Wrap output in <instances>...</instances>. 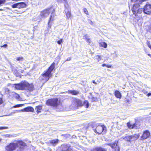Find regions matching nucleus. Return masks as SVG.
Here are the masks:
<instances>
[{
    "instance_id": "obj_1",
    "label": "nucleus",
    "mask_w": 151,
    "mask_h": 151,
    "mask_svg": "<svg viewBox=\"0 0 151 151\" xmlns=\"http://www.w3.org/2000/svg\"><path fill=\"white\" fill-rule=\"evenodd\" d=\"M14 85L15 86V88L19 90H27L31 91H33L34 88L33 85L32 84H30L25 81H22L19 83L15 84Z\"/></svg>"
},
{
    "instance_id": "obj_2",
    "label": "nucleus",
    "mask_w": 151,
    "mask_h": 151,
    "mask_svg": "<svg viewBox=\"0 0 151 151\" xmlns=\"http://www.w3.org/2000/svg\"><path fill=\"white\" fill-rule=\"evenodd\" d=\"M21 145V147L23 148L26 146V144L22 141H18L17 142H11L5 147V151H13L16 148Z\"/></svg>"
},
{
    "instance_id": "obj_3",
    "label": "nucleus",
    "mask_w": 151,
    "mask_h": 151,
    "mask_svg": "<svg viewBox=\"0 0 151 151\" xmlns=\"http://www.w3.org/2000/svg\"><path fill=\"white\" fill-rule=\"evenodd\" d=\"M55 11L54 9L52 7H51L43 10L41 12L40 14V15L42 17L45 18L49 15L50 13H51L48 23V27H50V26L49 23L50 21L53 20V18H52V17L54 16L55 14L54 13V12Z\"/></svg>"
},
{
    "instance_id": "obj_4",
    "label": "nucleus",
    "mask_w": 151,
    "mask_h": 151,
    "mask_svg": "<svg viewBox=\"0 0 151 151\" xmlns=\"http://www.w3.org/2000/svg\"><path fill=\"white\" fill-rule=\"evenodd\" d=\"M83 105L82 101L79 99H74L71 105L70 106V109L75 110L78 108L79 106H81Z\"/></svg>"
},
{
    "instance_id": "obj_5",
    "label": "nucleus",
    "mask_w": 151,
    "mask_h": 151,
    "mask_svg": "<svg viewBox=\"0 0 151 151\" xmlns=\"http://www.w3.org/2000/svg\"><path fill=\"white\" fill-rule=\"evenodd\" d=\"M55 63H53L49 68L47 70L42 74V76L46 78V81L48 80L52 72L55 67Z\"/></svg>"
},
{
    "instance_id": "obj_6",
    "label": "nucleus",
    "mask_w": 151,
    "mask_h": 151,
    "mask_svg": "<svg viewBox=\"0 0 151 151\" xmlns=\"http://www.w3.org/2000/svg\"><path fill=\"white\" fill-rule=\"evenodd\" d=\"M106 131V127L104 125L97 126L96 129L94 130V132L99 134H101L103 132V134H105Z\"/></svg>"
},
{
    "instance_id": "obj_7",
    "label": "nucleus",
    "mask_w": 151,
    "mask_h": 151,
    "mask_svg": "<svg viewBox=\"0 0 151 151\" xmlns=\"http://www.w3.org/2000/svg\"><path fill=\"white\" fill-rule=\"evenodd\" d=\"M34 111V109L31 106H28L27 107H26L22 109L21 110H15L14 111L12 112L11 114L9 115H8V116H10L12 114H14L16 113V112H20L21 111L22 112H29L30 111L33 112Z\"/></svg>"
},
{
    "instance_id": "obj_8",
    "label": "nucleus",
    "mask_w": 151,
    "mask_h": 151,
    "mask_svg": "<svg viewBox=\"0 0 151 151\" xmlns=\"http://www.w3.org/2000/svg\"><path fill=\"white\" fill-rule=\"evenodd\" d=\"M46 104L53 106H57L58 105V99L56 98L48 99L46 101Z\"/></svg>"
},
{
    "instance_id": "obj_9",
    "label": "nucleus",
    "mask_w": 151,
    "mask_h": 151,
    "mask_svg": "<svg viewBox=\"0 0 151 151\" xmlns=\"http://www.w3.org/2000/svg\"><path fill=\"white\" fill-rule=\"evenodd\" d=\"M144 13L148 15L151 14V4L147 3L145 6Z\"/></svg>"
},
{
    "instance_id": "obj_10",
    "label": "nucleus",
    "mask_w": 151,
    "mask_h": 151,
    "mask_svg": "<svg viewBox=\"0 0 151 151\" xmlns=\"http://www.w3.org/2000/svg\"><path fill=\"white\" fill-rule=\"evenodd\" d=\"M140 5V4L136 2V3L133 5L132 7L131 5H129V8L130 9L131 6V10L133 14L136 16L137 14V10L139 9V7Z\"/></svg>"
},
{
    "instance_id": "obj_11",
    "label": "nucleus",
    "mask_w": 151,
    "mask_h": 151,
    "mask_svg": "<svg viewBox=\"0 0 151 151\" xmlns=\"http://www.w3.org/2000/svg\"><path fill=\"white\" fill-rule=\"evenodd\" d=\"M118 142V141L115 140L114 143H109L108 144V145L111 146L112 148H114V151H119L120 149L117 145Z\"/></svg>"
},
{
    "instance_id": "obj_12",
    "label": "nucleus",
    "mask_w": 151,
    "mask_h": 151,
    "mask_svg": "<svg viewBox=\"0 0 151 151\" xmlns=\"http://www.w3.org/2000/svg\"><path fill=\"white\" fill-rule=\"evenodd\" d=\"M26 6L25 3L23 2L17 3L13 4L12 7L13 8H17L19 9L25 7Z\"/></svg>"
},
{
    "instance_id": "obj_13",
    "label": "nucleus",
    "mask_w": 151,
    "mask_h": 151,
    "mask_svg": "<svg viewBox=\"0 0 151 151\" xmlns=\"http://www.w3.org/2000/svg\"><path fill=\"white\" fill-rule=\"evenodd\" d=\"M70 147L69 144H63L61 146L60 149L62 151H70L71 149Z\"/></svg>"
},
{
    "instance_id": "obj_14",
    "label": "nucleus",
    "mask_w": 151,
    "mask_h": 151,
    "mask_svg": "<svg viewBox=\"0 0 151 151\" xmlns=\"http://www.w3.org/2000/svg\"><path fill=\"white\" fill-rule=\"evenodd\" d=\"M150 136V133L148 130L145 131L141 137V139H145L149 138Z\"/></svg>"
},
{
    "instance_id": "obj_15",
    "label": "nucleus",
    "mask_w": 151,
    "mask_h": 151,
    "mask_svg": "<svg viewBox=\"0 0 151 151\" xmlns=\"http://www.w3.org/2000/svg\"><path fill=\"white\" fill-rule=\"evenodd\" d=\"M107 150L101 147H94L91 150V151H107Z\"/></svg>"
},
{
    "instance_id": "obj_16",
    "label": "nucleus",
    "mask_w": 151,
    "mask_h": 151,
    "mask_svg": "<svg viewBox=\"0 0 151 151\" xmlns=\"http://www.w3.org/2000/svg\"><path fill=\"white\" fill-rule=\"evenodd\" d=\"M121 139H123L127 142H131L130 135L129 136L127 134H126L125 136H123L121 138Z\"/></svg>"
},
{
    "instance_id": "obj_17",
    "label": "nucleus",
    "mask_w": 151,
    "mask_h": 151,
    "mask_svg": "<svg viewBox=\"0 0 151 151\" xmlns=\"http://www.w3.org/2000/svg\"><path fill=\"white\" fill-rule=\"evenodd\" d=\"M127 125L128 128L129 129H134L137 127V124L134 123L133 124H131L130 122H128L127 123Z\"/></svg>"
},
{
    "instance_id": "obj_18",
    "label": "nucleus",
    "mask_w": 151,
    "mask_h": 151,
    "mask_svg": "<svg viewBox=\"0 0 151 151\" xmlns=\"http://www.w3.org/2000/svg\"><path fill=\"white\" fill-rule=\"evenodd\" d=\"M59 142V140L57 139L51 140L50 142V144L52 146H55Z\"/></svg>"
},
{
    "instance_id": "obj_19",
    "label": "nucleus",
    "mask_w": 151,
    "mask_h": 151,
    "mask_svg": "<svg viewBox=\"0 0 151 151\" xmlns=\"http://www.w3.org/2000/svg\"><path fill=\"white\" fill-rule=\"evenodd\" d=\"M130 136L131 142H132L138 139L139 138V136L138 134H134L130 135Z\"/></svg>"
},
{
    "instance_id": "obj_20",
    "label": "nucleus",
    "mask_w": 151,
    "mask_h": 151,
    "mask_svg": "<svg viewBox=\"0 0 151 151\" xmlns=\"http://www.w3.org/2000/svg\"><path fill=\"white\" fill-rule=\"evenodd\" d=\"M65 12L66 14L67 19H69L70 18L71 16L70 10L68 9L67 10V9H65Z\"/></svg>"
},
{
    "instance_id": "obj_21",
    "label": "nucleus",
    "mask_w": 151,
    "mask_h": 151,
    "mask_svg": "<svg viewBox=\"0 0 151 151\" xmlns=\"http://www.w3.org/2000/svg\"><path fill=\"white\" fill-rule=\"evenodd\" d=\"M42 109V106L41 105H39L36 107L35 110H36V111L38 114L41 111V110Z\"/></svg>"
},
{
    "instance_id": "obj_22",
    "label": "nucleus",
    "mask_w": 151,
    "mask_h": 151,
    "mask_svg": "<svg viewBox=\"0 0 151 151\" xmlns=\"http://www.w3.org/2000/svg\"><path fill=\"white\" fill-rule=\"evenodd\" d=\"M114 95L117 98L119 99L121 98V94L119 91H116L114 92Z\"/></svg>"
},
{
    "instance_id": "obj_23",
    "label": "nucleus",
    "mask_w": 151,
    "mask_h": 151,
    "mask_svg": "<svg viewBox=\"0 0 151 151\" xmlns=\"http://www.w3.org/2000/svg\"><path fill=\"white\" fill-rule=\"evenodd\" d=\"M11 94L16 99H19V96L18 94L15 93L14 92H12L11 93Z\"/></svg>"
},
{
    "instance_id": "obj_24",
    "label": "nucleus",
    "mask_w": 151,
    "mask_h": 151,
    "mask_svg": "<svg viewBox=\"0 0 151 151\" xmlns=\"http://www.w3.org/2000/svg\"><path fill=\"white\" fill-rule=\"evenodd\" d=\"M83 105L86 108H87L89 106V104L88 102L87 101H85L83 102Z\"/></svg>"
},
{
    "instance_id": "obj_25",
    "label": "nucleus",
    "mask_w": 151,
    "mask_h": 151,
    "mask_svg": "<svg viewBox=\"0 0 151 151\" xmlns=\"http://www.w3.org/2000/svg\"><path fill=\"white\" fill-rule=\"evenodd\" d=\"M100 45L102 47H103L104 48L107 47V44L105 42H101L99 43Z\"/></svg>"
},
{
    "instance_id": "obj_26",
    "label": "nucleus",
    "mask_w": 151,
    "mask_h": 151,
    "mask_svg": "<svg viewBox=\"0 0 151 151\" xmlns=\"http://www.w3.org/2000/svg\"><path fill=\"white\" fill-rule=\"evenodd\" d=\"M68 91L69 93H71L73 95H76L78 93V92L75 90H70Z\"/></svg>"
},
{
    "instance_id": "obj_27",
    "label": "nucleus",
    "mask_w": 151,
    "mask_h": 151,
    "mask_svg": "<svg viewBox=\"0 0 151 151\" xmlns=\"http://www.w3.org/2000/svg\"><path fill=\"white\" fill-rule=\"evenodd\" d=\"M144 12V8L143 9H140L139 8L137 10V14L136 15L138 16V14H141L142 12Z\"/></svg>"
},
{
    "instance_id": "obj_28",
    "label": "nucleus",
    "mask_w": 151,
    "mask_h": 151,
    "mask_svg": "<svg viewBox=\"0 0 151 151\" xmlns=\"http://www.w3.org/2000/svg\"><path fill=\"white\" fill-rule=\"evenodd\" d=\"M24 58L22 57H20L16 58V60L19 62H23L24 61Z\"/></svg>"
},
{
    "instance_id": "obj_29",
    "label": "nucleus",
    "mask_w": 151,
    "mask_h": 151,
    "mask_svg": "<svg viewBox=\"0 0 151 151\" xmlns=\"http://www.w3.org/2000/svg\"><path fill=\"white\" fill-rule=\"evenodd\" d=\"M64 6L65 8V9H66L67 10L68 9V10H69V9H68V3H64Z\"/></svg>"
},
{
    "instance_id": "obj_30",
    "label": "nucleus",
    "mask_w": 151,
    "mask_h": 151,
    "mask_svg": "<svg viewBox=\"0 0 151 151\" xmlns=\"http://www.w3.org/2000/svg\"><path fill=\"white\" fill-rule=\"evenodd\" d=\"M102 66L103 67H104V66H106L108 68H111V65H107L105 64H103L102 65Z\"/></svg>"
},
{
    "instance_id": "obj_31",
    "label": "nucleus",
    "mask_w": 151,
    "mask_h": 151,
    "mask_svg": "<svg viewBox=\"0 0 151 151\" xmlns=\"http://www.w3.org/2000/svg\"><path fill=\"white\" fill-rule=\"evenodd\" d=\"M58 1L60 3H67V0H58Z\"/></svg>"
},
{
    "instance_id": "obj_32",
    "label": "nucleus",
    "mask_w": 151,
    "mask_h": 151,
    "mask_svg": "<svg viewBox=\"0 0 151 151\" xmlns=\"http://www.w3.org/2000/svg\"><path fill=\"white\" fill-rule=\"evenodd\" d=\"M5 136L6 137H13L12 135L11 134H6L5 135Z\"/></svg>"
},
{
    "instance_id": "obj_33",
    "label": "nucleus",
    "mask_w": 151,
    "mask_h": 151,
    "mask_svg": "<svg viewBox=\"0 0 151 151\" xmlns=\"http://www.w3.org/2000/svg\"><path fill=\"white\" fill-rule=\"evenodd\" d=\"M83 10L84 11V12L85 14H86L87 15L88 14V11L86 8H84L83 9Z\"/></svg>"
},
{
    "instance_id": "obj_34",
    "label": "nucleus",
    "mask_w": 151,
    "mask_h": 151,
    "mask_svg": "<svg viewBox=\"0 0 151 151\" xmlns=\"http://www.w3.org/2000/svg\"><path fill=\"white\" fill-rule=\"evenodd\" d=\"M6 1L5 0H0V5L4 4Z\"/></svg>"
},
{
    "instance_id": "obj_35",
    "label": "nucleus",
    "mask_w": 151,
    "mask_h": 151,
    "mask_svg": "<svg viewBox=\"0 0 151 151\" xmlns=\"http://www.w3.org/2000/svg\"><path fill=\"white\" fill-rule=\"evenodd\" d=\"M88 38H89V37L87 35H86L83 36V38L84 39H85L86 40H87Z\"/></svg>"
},
{
    "instance_id": "obj_36",
    "label": "nucleus",
    "mask_w": 151,
    "mask_h": 151,
    "mask_svg": "<svg viewBox=\"0 0 151 151\" xmlns=\"http://www.w3.org/2000/svg\"><path fill=\"white\" fill-rule=\"evenodd\" d=\"M22 105L21 104H17L16 105H15L13 106V107L14 108H16L17 107H20Z\"/></svg>"
},
{
    "instance_id": "obj_37",
    "label": "nucleus",
    "mask_w": 151,
    "mask_h": 151,
    "mask_svg": "<svg viewBox=\"0 0 151 151\" xmlns=\"http://www.w3.org/2000/svg\"><path fill=\"white\" fill-rule=\"evenodd\" d=\"M63 41L62 39H60V40H58L57 42V43L59 45L61 44L62 43Z\"/></svg>"
},
{
    "instance_id": "obj_38",
    "label": "nucleus",
    "mask_w": 151,
    "mask_h": 151,
    "mask_svg": "<svg viewBox=\"0 0 151 151\" xmlns=\"http://www.w3.org/2000/svg\"><path fill=\"white\" fill-rule=\"evenodd\" d=\"M8 127H0V129H8Z\"/></svg>"
},
{
    "instance_id": "obj_39",
    "label": "nucleus",
    "mask_w": 151,
    "mask_h": 151,
    "mask_svg": "<svg viewBox=\"0 0 151 151\" xmlns=\"http://www.w3.org/2000/svg\"><path fill=\"white\" fill-rule=\"evenodd\" d=\"M86 41L89 44H90L91 42V40L90 38H88V39L86 40Z\"/></svg>"
},
{
    "instance_id": "obj_40",
    "label": "nucleus",
    "mask_w": 151,
    "mask_h": 151,
    "mask_svg": "<svg viewBox=\"0 0 151 151\" xmlns=\"http://www.w3.org/2000/svg\"><path fill=\"white\" fill-rule=\"evenodd\" d=\"M7 45L6 44H5L4 45H3L1 46H0V47H3L4 48H6L7 47Z\"/></svg>"
},
{
    "instance_id": "obj_41",
    "label": "nucleus",
    "mask_w": 151,
    "mask_h": 151,
    "mask_svg": "<svg viewBox=\"0 0 151 151\" xmlns=\"http://www.w3.org/2000/svg\"><path fill=\"white\" fill-rule=\"evenodd\" d=\"M147 44L148 46V47L151 50V45H150V43L149 42H147Z\"/></svg>"
},
{
    "instance_id": "obj_42",
    "label": "nucleus",
    "mask_w": 151,
    "mask_h": 151,
    "mask_svg": "<svg viewBox=\"0 0 151 151\" xmlns=\"http://www.w3.org/2000/svg\"><path fill=\"white\" fill-rule=\"evenodd\" d=\"M97 100V99L96 98L93 97L92 98V101H96Z\"/></svg>"
},
{
    "instance_id": "obj_43",
    "label": "nucleus",
    "mask_w": 151,
    "mask_h": 151,
    "mask_svg": "<svg viewBox=\"0 0 151 151\" xmlns=\"http://www.w3.org/2000/svg\"><path fill=\"white\" fill-rule=\"evenodd\" d=\"M71 58H70V57H69V58H67V59L65 61H69V60H71Z\"/></svg>"
},
{
    "instance_id": "obj_44",
    "label": "nucleus",
    "mask_w": 151,
    "mask_h": 151,
    "mask_svg": "<svg viewBox=\"0 0 151 151\" xmlns=\"http://www.w3.org/2000/svg\"><path fill=\"white\" fill-rule=\"evenodd\" d=\"M3 103V100L2 98H0V104Z\"/></svg>"
},
{
    "instance_id": "obj_45",
    "label": "nucleus",
    "mask_w": 151,
    "mask_h": 151,
    "mask_svg": "<svg viewBox=\"0 0 151 151\" xmlns=\"http://www.w3.org/2000/svg\"><path fill=\"white\" fill-rule=\"evenodd\" d=\"M33 20L34 21H37L38 22H40L41 20V19H39V20H35V19H33Z\"/></svg>"
},
{
    "instance_id": "obj_46",
    "label": "nucleus",
    "mask_w": 151,
    "mask_h": 151,
    "mask_svg": "<svg viewBox=\"0 0 151 151\" xmlns=\"http://www.w3.org/2000/svg\"><path fill=\"white\" fill-rule=\"evenodd\" d=\"M147 96H151V93H148L147 94Z\"/></svg>"
},
{
    "instance_id": "obj_47",
    "label": "nucleus",
    "mask_w": 151,
    "mask_h": 151,
    "mask_svg": "<svg viewBox=\"0 0 151 151\" xmlns=\"http://www.w3.org/2000/svg\"><path fill=\"white\" fill-rule=\"evenodd\" d=\"M92 82L93 83H94L95 84H97V83L95 82L94 80Z\"/></svg>"
},
{
    "instance_id": "obj_48",
    "label": "nucleus",
    "mask_w": 151,
    "mask_h": 151,
    "mask_svg": "<svg viewBox=\"0 0 151 151\" xmlns=\"http://www.w3.org/2000/svg\"><path fill=\"white\" fill-rule=\"evenodd\" d=\"M111 102L112 103L114 104V103H115L116 102V101H113V102H112V101H111Z\"/></svg>"
},
{
    "instance_id": "obj_49",
    "label": "nucleus",
    "mask_w": 151,
    "mask_h": 151,
    "mask_svg": "<svg viewBox=\"0 0 151 151\" xmlns=\"http://www.w3.org/2000/svg\"><path fill=\"white\" fill-rule=\"evenodd\" d=\"M147 55L151 58V55L150 54H148Z\"/></svg>"
},
{
    "instance_id": "obj_50",
    "label": "nucleus",
    "mask_w": 151,
    "mask_h": 151,
    "mask_svg": "<svg viewBox=\"0 0 151 151\" xmlns=\"http://www.w3.org/2000/svg\"><path fill=\"white\" fill-rule=\"evenodd\" d=\"M24 71V70H21V72L22 73Z\"/></svg>"
},
{
    "instance_id": "obj_51",
    "label": "nucleus",
    "mask_w": 151,
    "mask_h": 151,
    "mask_svg": "<svg viewBox=\"0 0 151 151\" xmlns=\"http://www.w3.org/2000/svg\"><path fill=\"white\" fill-rule=\"evenodd\" d=\"M2 10H3V9H0V11H2Z\"/></svg>"
},
{
    "instance_id": "obj_52",
    "label": "nucleus",
    "mask_w": 151,
    "mask_h": 151,
    "mask_svg": "<svg viewBox=\"0 0 151 151\" xmlns=\"http://www.w3.org/2000/svg\"><path fill=\"white\" fill-rule=\"evenodd\" d=\"M7 91H9V90L8 89H6Z\"/></svg>"
},
{
    "instance_id": "obj_53",
    "label": "nucleus",
    "mask_w": 151,
    "mask_h": 151,
    "mask_svg": "<svg viewBox=\"0 0 151 151\" xmlns=\"http://www.w3.org/2000/svg\"><path fill=\"white\" fill-rule=\"evenodd\" d=\"M99 56V58H100V56Z\"/></svg>"
}]
</instances>
